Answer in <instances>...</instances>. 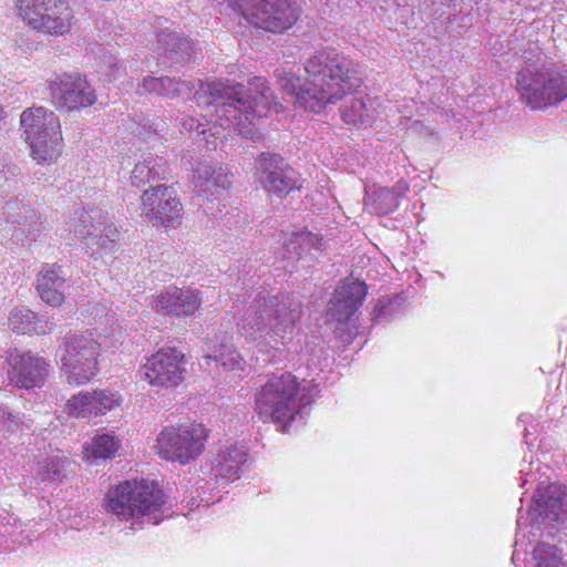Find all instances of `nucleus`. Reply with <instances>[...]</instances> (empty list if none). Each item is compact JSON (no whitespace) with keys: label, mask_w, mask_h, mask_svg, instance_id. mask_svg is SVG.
I'll list each match as a JSON object with an SVG mask.
<instances>
[{"label":"nucleus","mask_w":567,"mask_h":567,"mask_svg":"<svg viewBox=\"0 0 567 567\" xmlns=\"http://www.w3.org/2000/svg\"><path fill=\"white\" fill-rule=\"evenodd\" d=\"M195 100L202 109L200 115L206 124L187 115L177 120L185 131H197L203 135L207 132L217 135L218 128H228L246 138L255 140L258 136L254 120L267 116L272 105L277 107L272 90L266 79L260 76L249 81L248 94L243 84L229 80L202 83L195 93Z\"/></svg>","instance_id":"obj_1"},{"label":"nucleus","mask_w":567,"mask_h":567,"mask_svg":"<svg viewBox=\"0 0 567 567\" xmlns=\"http://www.w3.org/2000/svg\"><path fill=\"white\" fill-rule=\"evenodd\" d=\"M305 70L308 79L303 84L287 68L276 69L275 78L286 101L309 112L320 113L361 84L359 64L333 48L315 52Z\"/></svg>","instance_id":"obj_2"},{"label":"nucleus","mask_w":567,"mask_h":567,"mask_svg":"<svg viewBox=\"0 0 567 567\" xmlns=\"http://www.w3.org/2000/svg\"><path fill=\"white\" fill-rule=\"evenodd\" d=\"M302 315L298 298L288 292L270 295L261 291L246 307L238 322V331L249 341L257 342L262 351L275 350L292 333Z\"/></svg>","instance_id":"obj_3"},{"label":"nucleus","mask_w":567,"mask_h":567,"mask_svg":"<svg viewBox=\"0 0 567 567\" xmlns=\"http://www.w3.org/2000/svg\"><path fill=\"white\" fill-rule=\"evenodd\" d=\"M299 383L297 378L289 372L272 375L256 394V411L264 422L272 421L287 433L293 422H302L309 414L308 405L301 396L300 402L296 396Z\"/></svg>","instance_id":"obj_4"},{"label":"nucleus","mask_w":567,"mask_h":567,"mask_svg":"<svg viewBox=\"0 0 567 567\" xmlns=\"http://www.w3.org/2000/svg\"><path fill=\"white\" fill-rule=\"evenodd\" d=\"M107 511L118 518H141L157 525L165 517V495L154 482L125 481L106 496Z\"/></svg>","instance_id":"obj_5"},{"label":"nucleus","mask_w":567,"mask_h":567,"mask_svg":"<svg viewBox=\"0 0 567 567\" xmlns=\"http://www.w3.org/2000/svg\"><path fill=\"white\" fill-rule=\"evenodd\" d=\"M516 87L533 110L557 105L567 97V70L527 64L517 73Z\"/></svg>","instance_id":"obj_6"},{"label":"nucleus","mask_w":567,"mask_h":567,"mask_svg":"<svg viewBox=\"0 0 567 567\" xmlns=\"http://www.w3.org/2000/svg\"><path fill=\"white\" fill-rule=\"evenodd\" d=\"M25 141L31 155L38 162H51L61 153V131L59 117L43 106L27 109L20 117Z\"/></svg>","instance_id":"obj_7"},{"label":"nucleus","mask_w":567,"mask_h":567,"mask_svg":"<svg viewBox=\"0 0 567 567\" xmlns=\"http://www.w3.org/2000/svg\"><path fill=\"white\" fill-rule=\"evenodd\" d=\"M101 346L99 340L86 333L64 337L61 369L68 383L82 385L96 377Z\"/></svg>","instance_id":"obj_8"},{"label":"nucleus","mask_w":567,"mask_h":567,"mask_svg":"<svg viewBox=\"0 0 567 567\" xmlns=\"http://www.w3.org/2000/svg\"><path fill=\"white\" fill-rule=\"evenodd\" d=\"M206 437L202 424L167 426L157 436V453L167 461L186 464L202 454Z\"/></svg>","instance_id":"obj_9"},{"label":"nucleus","mask_w":567,"mask_h":567,"mask_svg":"<svg viewBox=\"0 0 567 567\" xmlns=\"http://www.w3.org/2000/svg\"><path fill=\"white\" fill-rule=\"evenodd\" d=\"M255 167L258 182L269 196L285 198L302 187L300 174L277 153H260Z\"/></svg>","instance_id":"obj_10"},{"label":"nucleus","mask_w":567,"mask_h":567,"mask_svg":"<svg viewBox=\"0 0 567 567\" xmlns=\"http://www.w3.org/2000/svg\"><path fill=\"white\" fill-rule=\"evenodd\" d=\"M69 231L82 240L87 248H111L120 233L99 209H76L68 223Z\"/></svg>","instance_id":"obj_11"},{"label":"nucleus","mask_w":567,"mask_h":567,"mask_svg":"<svg viewBox=\"0 0 567 567\" xmlns=\"http://www.w3.org/2000/svg\"><path fill=\"white\" fill-rule=\"evenodd\" d=\"M52 103L64 111H79L96 102L94 87L85 76L64 73L49 85Z\"/></svg>","instance_id":"obj_12"},{"label":"nucleus","mask_w":567,"mask_h":567,"mask_svg":"<svg viewBox=\"0 0 567 567\" xmlns=\"http://www.w3.org/2000/svg\"><path fill=\"white\" fill-rule=\"evenodd\" d=\"M142 215L162 226H175L182 221L183 205L173 186L157 185L144 190Z\"/></svg>","instance_id":"obj_13"},{"label":"nucleus","mask_w":567,"mask_h":567,"mask_svg":"<svg viewBox=\"0 0 567 567\" xmlns=\"http://www.w3.org/2000/svg\"><path fill=\"white\" fill-rule=\"evenodd\" d=\"M184 372V353L176 348L159 349L141 368L150 384L165 388L178 385Z\"/></svg>","instance_id":"obj_14"},{"label":"nucleus","mask_w":567,"mask_h":567,"mask_svg":"<svg viewBox=\"0 0 567 567\" xmlns=\"http://www.w3.org/2000/svg\"><path fill=\"white\" fill-rule=\"evenodd\" d=\"M7 361L10 382L21 389L40 388L49 374L50 364L30 351H10Z\"/></svg>","instance_id":"obj_15"},{"label":"nucleus","mask_w":567,"mask_h":567,"mask_svg":"<svg viewBox=\"0 0 567 567\" xmlns=\"http://www.w3.org/2000/svg\"><path fill=\"white\" fill-rule=\"evenodd\" d=\"M203 301L198 290L169 286L159 293L153 296L151 307L157 313L172 317L193 316Z\"/></svg>","instance_id":"obj_16"},{"label":"nucleus","mask_w":567,"mask_h":567,"mask_svg":"<svg viewBox=\"0 0 567 567\" xmlns=\"http://www.w3.org/2000/svg\"><path fill=\"white\" fill-rule=\"evenodd\" d=\"M566 491L560 484L551 483L538 485L533 498V506L528 511L532 519L538 523L551 524L564 519L566 515Z\"/></svg>","instance_id":"obj_17"},{"label":"nucleus","mask_w":567,"mask_h":567,"mask_svg":"<svg viewBox=\"0 0 567 567\" xmlns=\"http://www.w3.org/2000/svg\"><path fill=\"white\" fill-rule=\"evenodd\" d=\"M368 293L365 282L347 280L338 286L329 300L327 315L338 323H347L362 306Z\"/></svg>","instance_id":"obj_18"},{"label":"nucleus","mask_w":567,"mask_h":567,"mask_svg":"<svg viewBox=\"0 0 567 567\" xmlns=\"http://www.w3.org/2000/svg\"><path fill=\"white\" fill-rule=\"evenodd\" d=\"M2 214L6 215V220L8 223L17 224L19 226L14 228L12 234L18 241H23V239L35 241L47 229L44 225L45 221L41 214H38L29 205H20L17 200L7 202Z\"/></svg>","instance_id":"obj_19"},{"label":"nucleus","mask_w":567,"mask_h":567,"mask_svg":"<svg viewBox=\"0 0 567 567\" xmlns=\"http://www.w3.org/2000/svg\"><path fill=\"white\" fill-rule=\"evenodd\" d=\"M120 398L110 390H96L93 392H80L72 396L66 404L68 413L74 417H87L90 415H103L118 405Z\"/></svg>","instance_id":"obj_20"},{"label":"nucleus","mask_w":567,"mask_h":567,"mask_svg":"<svg viewBox=\"0 0 567 567\" xmlns=\"http://www.w3.org/2000/svg\"><path fill=\"white\" fill-rule=\"evenodd\" d=\"M68 274L55 264L42 267L37 279V290L43 302L52 307L62 305L65 298Z\"/></svg>","instance_id":"obj_21"},{"label":"nucleus","mask_w":567,"mask_h":567,"mask_svg":"<svg viewBox=\"0 0 567 567\" xmlns=\"http://www.w3.org/2000/svg\"><path fill=\"white\" fill-rule=\"evenodd\" d=\"M193 51V43L178 32H161L157 35L155 52L159 64L173 66L189 61Z\"/></svg>","instance_id":"obj_22"},{"label":"nucleus","mask_w":567,"mask_h":567,"mask_svg":"<svg viewBox=\"0 0 567 567\" xmlns=\"http://www.w3.org/2000/svg\"><path fill=\"white\" fill-rule=\"evenodd\" d=\"M247 460L244 446H230L220 451L213 462L210 475L216 482H233L239 478V472Z\"/></svg>","instance_id":"obj_23"},{"label":"nucleus","mask_w":567,"mask_h":567,"mask_svg":"<svg viewBox=\"0 0 567 567\" xmlns=\"http://www.w3.org/2000/svg\"><path fill=\"white\" fill-rule=\"evenodd\" d=\"M72 10L63 0H53L41 18H33V29L49 34H63L71 28Z\"/></svg>","instance_id":"obj_24"},{"label":"nucleus","mask_w":567,"mask_h":567,"mask_svg":"<svg viewBox=\"0 0 567 567\" xmlns=\"http://www.w3.org/2000/svg\"><path fill=\"white\" fill-rule=\"evenodd\" d=\"M167 174L166 162L152 153L143 154L132 173L131 183L135 187H144L146 184L159 179H164Z\"/></svg>","instance_id":"obj_25"},{"label":"nucleus","mask_w":567,"mask_h":567,"mask_svg":"<svg viewBox=\"0 0 567 567\" xmlns=\"http://www.w3.org/2000/svg\"><path fill=\"white\" fill-rule=\"evenodd\" d=\"M192 90L193 85L187 81L169 76H145L138 84L137 93H153L162 97L175 99Z\"/></svg>","instance_id":"obj_26"},{"label":"nucleus","mask_w":567,"mask_h":567,"mask_svg":"<svg viewBox=\"0 0 567 567\" xmlns=\"http://www.w3.org/2000/svg\"><path fill=\"white\" fill-rule=\"evenodd\" d=\"M203 361L207 365L214 361L226 370H239L243 367V358L235 349L231 337L227 336L220 338L218 347L214 346V353L204 355Z\"/></svg>","instance_id":"obj_27"},{"label":"nucleus","mask_w":567,"mask_h":567,"mask_svg":"<svg viewBox=\"0 0 567 567\" xmlns=\"http://www.w3.org/2000/svg\"><path fill=\"white\" fill-rule=\"evenodd\" d=\"M322 247V237L311 231L295 233L285 244V250L291 260H298L302 254L311 249L321 250Z\"/></svg>","instance_id":"obj_28"},{"label":"nucleus","mask_w":567,"mask_h":567,"mask_svg":"<svg viewBox=\"0 0 567 567\" xmlns=\"http://www.w3.org/2000/svg\"><path fill=\"white\" fill-rule=\"evenodd\" d=\"M10 329L18 334L45 333V324L27 308H16L9 317Z\"/></svg>","instance_id":"obj_29"},{"label":"nucleus","mask_w":567,"mask_h":567,"mask_svg":"<svg viewBox=\"0 0 567 567\" xmlns=\"http://www.w3.org/2000/svg\"><path fill=\"white\" fill-rule=\"evenodd\" d=\"M120 440L113 434L101 433L96 434L84 447V454L87 460L90 458H111L114 457L120 449Z\"/></svg>","instance_id":"obj_30"},{"label":"nucleus","mask_w":567,"mask_h":567,"mask_svg":"<svg viewBox=\"0 0 567 567\" xmlns=\"http://www.w3.org/2000/svg\"><path fill=\"white\" fill-rule=\"evenodd\" d=\"M341 116L346 123L370 125L374 120V110L368 107L361 97H351L341 109Z\"/></svg>","instance_id":"obj_31"},{"label":"nucleus","mask_w":567,"mask_h":567,"mask_svg":"<svg viewBox=\"0 0 567 567\" xmlns=\"http://www.w3.org/2000/svg\"><path fill=\"white\" fill-rule=\"evenodd\" d=\"M69 458L53 455L39 464L38 477L41 482L60 483L66 475Z\"/></svg>","instance_id":"obj_32"},{"label":"nucleus","mask_w":567,"mask_h":567,"mask_svg":"<svg viewBox=\"0 0 567 567\" xmlns=\"http://www.w3.org/2000/svg\"><path fill=\"white\" fill-rule=\"evenodd\" d=\"M534 567H567L561 550L551 544L539 543L533 550Z\"/></svg>","instance_id":"obj_33"},{"label":"nucleus","mask_w":567,"mask_h":567,"mask_svg":"<svg viewBox=\"0 0 567 567\" xmlns=\"http://www.w3.org/2000/svg\"><path fill=\"white\" fill-rule=\"evenodd\" d=\"M402 298L400 296L382 297L378 300L373 309V322H384L399 313Z\"/></svg>","instance_id":"obj_34"},{"label":"nucleus","mask_w":567,"mask_h":567,"mask_svg":"<svg viewBox=\"0 0 567 567\" xmlns=\"http://www.w3.org/2000/svg\"><path fill=\"white\" fill-rule=\"evenodd\" d=\"M216 165L210 162H199L193 168L192 182L198 189L199 195L206 194L207 190H212L210 181L215 173Z\"/></svg>","instance_id":"obj_35"},{"label":"nucleus","mask_w":567,"mask_h":567,"mask_svg":"<svg viewBox=\"0 0 567 567\" xmlns=\"http://www.w3.org/2000/svg\"><path fill=\"white\" fill-rule=\"evenodd\" d=\"M375 212L386 215L399 206V193L392 188H381L375 193Z\"/></svg>","instance_id":"obj_36"},{"label":"nucleus","mask_w":567,"mask_h":567,"mask_svg":"<svg viewBox=\"0 0 567 567\" xmlns=\"http://www.w3.org/2000/svg\"><path fill=\"white\" fill-rule=\"evenodd\" d=\"M20 173V169L16 165L11 164H0V189L6 192L10 189L13 184L17 183V177Z\"/></svg>","instance_id":"obj_37"},{"label":"nucleus","mask_w":567,"mask_h":567,"mask_svg":"<svg viewBox=\"0 0 567 567\" xmlns=\"http://www.w3.org/2000/svg\"><path fill=\"white\" fill-rule=\"evenodd\" d=\"M165 128V122L158 117L146 118L144 123L141 124V128L138 130V135L143 140H148L152 135H156L158 132H162Z\"/></svg>","instance_id":"obj_38"},{"label":"nucleus","mask_w":567,"mask_h":567,"mask_svg":"<svg viewBox=\"0 0 567 567\" xmlns=\"http://www.w3.org/2000/svg\"><path fill=\"white\" fill-rule=\"evenodd\" d=\"M229 185L230 179L227 172H225L223 167L216 166L215 173L213 174L210 181L212 190H207V193L218 194L219 192L226 189Z\"/></svg>","instance_id":"obj_39"},{"label":"nucleus","mask_w":567,"mask_h":567,"mask_svg":"<svg viewBox=\"0 0 567 567\" xmlns=\"http://www.w3.org/2000/svg\"><path fill=\"white\" fill-rule=\"evenodd\" d=\"M105 64L109 69V71L105 73L109 80L117 79L125 71L123 63H120L118 60L113 55L107 58Z\"/></svg>","instance_id":"obj_40"},{"label":"nucleus","mask_w":567,"mask_h":567,"mask_svg":"<svg viewBox=\"0 0 567 567\" xmlns=\"http://www.w3.org/2000/svg\"><path fill=\"white\" fill-rule=\"evenodd\" d=\"M473 0H451L447 7L451 9L452 14L463 13V6L461 2H472Z\"/></svg>","instance_id":"obj_41"},{"label":"nucleus","mask_w":567,"mask_h":567,"mask_svg":"<svg viewBox=\"0 0 567 567\" xmlns=\"http://www.w3.org/2000/svg\"><path fill=\"white\" fill-rule=\"evenodd\" d=\"M461 6H463V13H466L467 16L471 14L472 10H473V6H472V2H461Z\"/></svg>","instance_id":"obj_42"},{"label":"nucleus","mask_w":567,"mask_h":567,"mask_svg":"<svg viewBox=\"0 0 567 567\" xmlns=\"http://www.w3.org/2000/svg\"><path fill=\"white\" fill-rule=\"evenodd\" d=\"M451 0H434V3H439V4H442V6H447L450 3Z\"/></svg>","instance_id":"obj_43"},{"label":"nucleus","mask_w":567,"mask_h":567,"mask_svg":"<svg viewBox=\"0 0 567 567\" xmlns=\"http://www.w3.org/2000/svg\"><path fill=\"white\" fill-rule=\"evenodd\" d=\"M4 115H3V110H2V106L0 105V122L3 120Z\"/></svg>","instance_id":"obj_44"}]
</instances>
